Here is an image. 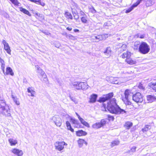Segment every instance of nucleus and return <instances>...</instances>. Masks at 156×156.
<instances>
[{"label": "nucleus", "mask_w": 156, "mask_h": 156, "mask_svg": "<svg viewBox=\"0 0 156 156\" xmlns=\"http://www.w3.org/2000/svg\"><path fill=\"white\" fill-rule=\"evenodd\" d=\"M119 81V78L118 77L111 76L109 78V82L112 83L119 84L120 83Z\"/></svg>", "instance_id": "obj_13"}, {"label": "nucleus", "mask_w": 156, "mask_h": 156, "mask_svg": "<svg viewBox=\"0 0 156 156\" xmlns=\"http://www.w3.org/2000/svg\"><path fill=\"white\" fill-rule=\"evenodd\" d=\"M66 125L68 129L70 130L72 132H74V129L72 128L70 124L69 121L66 122Z\"/></svg>", "instance_id": "obj_28"}, {"label": "nucleus", "mask_w": 156, "mask_h": 156, "mask_svg": "<svg viewBox=\"0 0 156 156\" xmlns=\"http://www.w3.org/2000/svg\"><path fill=\"white\" fill-rule=\"evenodd\" d=\"M105 120L103 119L101 120L100 122H96L92 125V127L95 129H98L104 126L106 123Z\"/></svg>", "instance_id": "obj_9"}, {"label": "nucleus", "mask_w": 156, "mask_h": 156, "mask_svg": "<svg viewBox=\"0 0 156 156\" xmlns=\"http://www.w3.org/2000/svg\"><path fill=\"white\" fill-rule=\"evenodd\" d=\"M133 126V123L131 122L127 121L124 125V127L126 129H129Z\"/></svg>", "instance_id": "obj_24"}, {"label": "nucleus", "mask_w": 156, "mask_h": 156, "mask_svg": "<svg viewBox=\"0 0 156 156\" xmlns=\"http://www.w3.org/2000/svg\"><path fill=\"white\" fill-rule=\"evenodd\" d=\"M79 120L80 121L81 123H82L84 125L86 126L87 127L89 126V124L87 122L84 121V120L82 118H80Z\"/></svg>", "instance_id": "obj_29"}, {"label": "nucleus", "mask_w": 156, "mask_h": 156, "mask_svg": "<svg viewBox=\"0 0 156 156\" xmlns=\"http://www.w3.org/2000/svg\"><path fill=\"white\" fill-rule=\"evenodd\" d=\"M131 56V53L129 52H124L121 55V57L122 58H126V61L128 64L130 65H133L136 64V62L132 59L130 57Z\"/></svg>", "instance_id": "obj_6"}, {"label": "nucleus", "mask_w": 156, "mask_h": 156, "mask_svg": "<svg viewBox=\"0 0 156 156\" xmlns=\"http://www.w3.org/2000/svg\"><path fill=\"white\" fill-rule=\"evenodd\" d=\"M126 46L125 44H123L120 48V52L126 50Z\"/></svg>", "instance_id": "obj_35"}, {"label": "nucleus", "mask_w": 156, "mask_h": 156, "mask_svg": "<svg viewBox=\"0 0 156 156\" xmlns=\"http://www.w3.org/2000/svg\"><path fill=\"white\" fill-rule=\"evenodd\" d=\"M80 14L81 16H86L85 14L82 10H81L80 12Z\"/></svg>", "instance_id": "obj_46"}, {"label": "nucleus", "mask_w": 156, "mask_h": 156, "mask_svg": "<svg viewBox=\"0 0 156 156\" xmlns=\"http://www.w3.org/2000/svg\"><path fill=\"white\" fill-rule=\"evenodd\" d=\"M67 145V144L63 141L56 142L55 144V149L59 151H61L63 150L64 147V146Z\"/></svg>", "instance_id": "obj_7"}, {"label": "nucleus", "mask_w": 156, "mask_h": 156, "mask_svg": "<svg viewBox=\"0 0 156 156\" xmlns=\"http://www.w3.org/2000/svg\"><path fill=\"white\" fill-rule=\"evenodd\" d=\"M138 87L140 89H144V87H143L141 84H140L139 85Z\"/></svg>", "instance_id": "obj_47"}, {"label": "nucleus", "mask_w": 156, "mask_h": 156, "mask_svg": "<svg viewBox=\"0 0 156 156\" xmlns=\"http://www.w3.org/2000/svg\"><path fill=\"white\" fill-rule=\"evenodd\" d=\"M81 20L82 23H86L87 21V20L86 19V18L84 16L81 17Z\"/></svg>", "instance_id": "obj_40"}, {"label": "nucleus", "mask_w": 156, "mask_h": 156, "mask_svg": "<svg viewBox=\"0 0 156 156\" xmlns=\"http://www.w3.org/2000/svg\"><path fill=\"white\" fill-rule=\"evenodd\" d=\"M118 39V40H120V38H118V39Z\"/></svg>", "instance_id": "obj_58"}, {"label": "nucleus", "mask_w": 156, "mask_h": 156, "mask_svg": "<svg viewBox=\"0 0 156 156\" xmlns=\"http://www.w3.org/2000/svg\"><path fill=\"white\" fill-rule=\"evenodd\" d=\"M113 93H110L106 94L105 97L100 98L99 101L100 102H104L110 99L113 96Z\"/></svg>", "instance_id": "obj_11"}, {"label": "nucleus", "mask_w": 156, "mask_h": 156, "mask_svg": "<svg viewBox=\"0 0 156 156\" xmlns=\"http://www.w3.org/2000/svg\"><path fill=\"white\" fill-rule=\"evenodd\" d=\"M35 67L37 69V73H40L41 75L43 77L44 79V81L46 82L48 81V79L47 77V76L45 72L41 69L40 67H39L38 66H36Z\"/></svg>", "instance_id": "obj_10"}, {"label": "nucleus", "mask_w": 156, "mask_h": 156, "mask_svg": "<svg viewBox=\"0 0 156 156\" xmlns=\"http://www.w3.org/2000/svg\"><path fill=\"white\" fill-rule=\"evenodd\" d=\"M151 86L153 89L156 91V82L155 83H153L152 84Z\"/></svg>", "instance_id": "obj_41"}, {"label": "nucleus", "mask_w": 156, "mask_h": 156, "mask_svg": "<svg viewBox=\"0 0 156 156\" xmlns=\"http://www.w3.org/2000/svg\"><path fill=\"white\" fill-rule=\"evenodd\" d=\"M5 75H10L11 76L14 75L12 70L10 67H7L6 69V72L5 73Z\"/></svg>", "instance_id": "obj_19"}, {"label": "nucleus", "mask_w": 156, "mask_h": 156, "mask_svg": "<svg viewBox=\"0 0 156 156\" xmlns=\"http://www.w3.org/2000/svg\"><path fill=\"white\" fill-rule=\"evenodd\" d=\"M12 152L18 156H22L23 154V152L22 150L14 148L11 150Z\"/></svg>", "instance_id": "obj_15"}, {"label": "nucleus", "mask_w": 156, "mask_h": 156, "mask_svg": "<svg viewBox=\"0 0 156 156\" xmlns=\"http://www.w3.org/2000/svg\"><path fill=\"white\" fill-rule=\"evenodd\" d=\"M144 36L143 35H141L140 37V38H144Z\"/></svg>", "instance_id": "obj_55"}, {"label": "nucleus", "mask_w": 156, "mask_h": 156, "mask_svg": "<svg viewBox=\"0 0 156 156\" xmlns=\"http://www.w3.org/2000/svg\"><path fill=\"white\" fill-rule=\"evenodd\" d=\"M101 36L100 35H99L97 36H95L93 39H96V41L98 42L102 40V39L101 38Z\"/></svg>", "instance_id": "obj_36"}, {"label": "nucleus", "mask_w": 156, "mask_h": 156, "mask_svg": "<svg viewBox=\"0 0 156 156\" xmlns=\"http://www.w3.org/2000/svg\"><path fill=\"white\" fill-rule=\"evenodd\" d=\"M27 91L28 92L30 93V95H29V96H30L32 97H34V95L35 94V92L34 91L31 89L30 87L28 88Z\"/></svg>", "instance_id": "obj_27"}, {"label": "nucleus", "mask_w": 156, "mask_h": 156, "mask_svg": "<svg viewBox=\"0 0 156 156\" xmlns=\"http://www.w3.org/2000/svg\"><path fill=\"white\" fill-rule=\"evenodd\" d=\"M9 141L10 144L11 146H14L17 143L16 140H14L13 139H9Z\"/></svg>", "instance_id": "obj_26"}, {"label": "nucleus", "mask_w": 156, "mask_h": 156, "mask_svg": "<svg viewBox=\"0 0 156 156\" xmlns=\"http://www.w3.org/2000/svg\"><path fill=\"white\" fill-rule=\"evenodd\" d=\"M29 1L34 2L36 4H38L40 2V0H28Z\"/></svg>", "instance_id": "obj_44"}, {"label": "nucleus", "mask_w": 156, "mask_h": 156, "mask_svg": "<svg viewBox=\"0 0 156 156\" xmlns=\"http://www.w3.org/2000/svg\"><path fill=\"white\" fill-rule=\"evenodd\" d=\"M12 97L14 101L17 105H19L20 104V102L17 100L18 98L16 97H14L13 95H12Z\"/></svg>", "instance_id": "obj_31"}, {"label": "nucleus", "mask_w": 156, "mask_h": 156, "mask_svg": "<svg viewBox=\"0 0 156 156\" xmlns=\"http://www.w3.org/2000/svg\"><path fill=\"white\" fill-rule=\"evenodd\" d=\"M151 128V127L150 125H145L144 127L142 128L141 131L143 133L147 132L149 129H150Z\"/></svg>", "instance_id": "obj_22"}, {"label": "nucleus", "mask_w": 156, "mask_h": 156, "mask_svg": "<svg viewBox=\"0 0 156 156\" xmlns=\"http://www.w3.org/2000/svg\"><path fill=\"white\" fill-rule=\"evenodd\" d=\"M72 84L73 88L77 90H86L88 88V85L86 82L76 81Z\"/></svg>", "instance_id": "obj_3"}, {"label": "nucleus", "mask_w": 156, "mask_h": 156, "mask_svg": "<svg viewBox=\"0 0 156 156\" xmlns=\"http://www.w3.org/2000/svg\"><path fill=\"white\" fill-rule=\"evenodd\" d=\"M1 102H2V104H3V105H1V107L0 108V114H2L7 116H10L11 114L9 107L7 106H4V105H5V103L2 102L0 98V103Z\"/></svg>", "instance_id": "obj_4"}, {"label": "nucleus", "mask_w": 156, "mask_h": 156, "mask_svg": "<svg viewBox=\"0 0 156 156\" xmlns=\"http://www.w3.org/2000/svg\"><path fill=\"white\" fill-rule=\"evenodd\" d=\"M76 115L77 116H78V117L79 119V120L80 119V118H81L80 117V116L78 115V114L76 112Z\"/></svg>", "instance_id": "obj_53"}, {"label": "nucleus", "mask_w": 156, "mask_h": 156, "mask_svg": "<svg viewBox=\"0 0 156 156\" xmlns=\"http://www.w3.org/2000/svg\"><path fill=\"white\" fill-rule=\"evenodd\" d=\"M119 140H114V141H113L111 143V146L112 147H113L115 145H116L119 144Z\"/></svg>", "instance_id": "obj_34"}, {"label": "nucleus", "mask_w": 156, "mask_h": 156, "mask_svg": "<svg viewBox=\"0 0 156 156\" xmlns=\"http://www.w3.org/2000/svg\"><path fill=\"white\" fill-rule=\"evenodd\" d=\"M112 50L110 47L107 48L103 51L106 58L109 57L111 55Z\"/></svg>", "instance_id": "obj_14"}, {"label": "nucleus", "mask_w": 156, "mask_h": 156, "mask_svg": "<svg viewBox=\"0 0 156 156\" xmlns=\"http://www.w3.org/2000/svg\"><path fill=\"white\" fill-rule=\"evenodd\" d=\"M138 2L137 3H134L131 7H130L128 9L126 10V13H128L130 12L134 8L136 7L137 5H138Z\"/></svg>", "instance_id": "obj_18"}, {"label": "nucleus", "mask_w": 156, "mask_h": 156, "mask_svg": "<svg viewBox=\"0 0 156 156\" xmlns=\"http://www.w3.org/2000/svg\"><path fill=\"white\" fill-rule=\"evenodd\" d=\"M65 15L66 18L68 19H70L72 20L73 19L71 13L68 12H66L65 13Z\"/></svg>", "instance_id": "obj_30"}, {"label": "nucleus", "mask_w": 156, "mask_h": 156, "mask_svg": "<svg viewBox=\"0 0 156 156\" xmlns=\"http://www.w3.org/2000/svg\"><path fill=\"white\" fill-rule=\"evenodd\" d=\"M150 50V47L146 43L143 42L141 43L139 48V51L141 53L146 54Z\"/></svg>", "instance_id": "obj_5"}, {"label": "nucleus", "mask_w": 156, "mask_h": 156, "mask_svg": "<svg viewBox=\"0 0 156 156\" xmlns=\"http://www.w3.org/2000/svg\"><path fill=\"white\" fill-rule=\"evenodd\" d=\"M107 34H105V35H100L101 38L102 39V40H105L106 38V37H107Z\"/></svg>", "instance_id": "obj_45"}, {"label": "nucleus", "mask_w": 156, "mask_h": 156, "mask_svg": "<svg viewBox=\"0 0 156 156\" xmlns=\"http://www.w3.org/2000/svg\"><path fill=\"white\" fill-rule=\"evenodd\" d=\"M133 94L129 89L125 90L124 93L125 97L123 98L122 100L126 105H130L131 102L129 101L131 97L133 101L137 103H141L143 100L142 95L139 92H136L135 94Z\"/></svg>", "instance_id": "obj_1"}, {"label": "nucleus", "mask_w": 156, "mask_h": 156, "mask_svg": "<svg viewBox=\"0 0 156 156\" xmlns=\"http://www.w3.org/2000/svg\"><path fill=\"white\" fill-rule=\"evenodd\" d=\"M147 99L148 103H151L156 100V98L154 95H149L147 96Z\"/></svg>", "instance_id": "obj_16"}, {"label": "nucleus", "mask_w": 156, "mask_h": 156, "mask_svg": "<svg viewBox=\"0 0 156 156\" xmlns=\"http://www.w3.org/2000/svg\"><path fill=\"white\" fill-rule=\"evenodd\" d=\"M141 43L139 41H136L134 44V50H139L140 48V46L141 45Z\"/></svg>", "instance_id": "obj_21"}, {"label": "nucleus", "mask_w": 156, "mask_h": 156, "mask_svg": "<svg viewBox=\"0 0 156 156\" xmlns=\"http://www.w3.org/2000/svg\"><path fill=\"white\" fill-rule=\"evenodd\" d=\"M72 13L73 15V16H74L76 15H77L78 14V13L77 12V11H72Z\"/></svg>", "instance_id": "obj_50"}, {"label": "nucleus", "mask_w": 156, "mask_h": 156, "mask_svg": "<svg viewBox=\"0 0 156 156\" xmlns=\"http://www.w3.org/2000/svg\"><path fill=\"white\" fill-rule=\"evenodd\" d=\"M10 1L13 4L15 5H18L19 4L17 0H10Z\"/></svg>", "instance_id": "obj_42"}, {"label": "nucleus", "mask_w": 156, "mask_h": 156, "mask_svg": "<svg viewBox=\"0 0 156 156\" xmlns=\"http://www.w3.org/2000/svg\"><path fill=\"white\" fill-rule=\"evenodd\" d=\"M71 120L73 124H78V120L73 118H71Z\"/></svg>", "instance_id": "obj_39"}, {"label": "nucleus", "mask_w": 156, "mask_h": 156, "mask_svg": "<svg viewBox=\"0 0 156 156\" xmlns=\"http://www.w3.org/2000/svg\"><path fill=\"white\" fill-rule=\"evenodd\" d=\"M154 3V0H148L146 2V5L147 6H150Z\"/></svg>", "instance_id": "obj_33"}, {"label": "nucleus", "mask_w": 156, "mask_h": 156, "mask_svg": "<svg viewBox=\"0 0 156 156\" xmlns=\"http://www.w3.org/2000/svg\"><path fill=\"white\" fill-rule=\"evenodd\" d=\"M70 98L71 100L75 104H76L78 102V101L75 98L70 96Z\"/></svg>", "instance_id": "obj_38"}, {"label": "nucleus", "mask_w": 156, "mask_h": 156, "mask_svg": "<svg viewBox=\"0 0 156 156\" xmlns=\"http://www.w3.org/2000/svg\"><path fill=\"white\" fill-rule=\"evenodd\" d=\"M74 31L75 32H77L79 31V30L77 29H75L74 30Z\"/></svg>", "instance_id": "obj_54"}, {"label": "nucleus", "mask_w": 156, "mask_h": 156, "mask_svg": "<svg viewBox=\"0 0 156 156\" xmlns=\"http://www.w3.org/2000/svg\"><path fill=\"white\" fill-rule=\"evenodd\" d=\"M51 120L58 126L60 127L62 125V121L58 115H55L51 118Z\"/></svg>", "instance_id": "obj_8"}, {"label": "nucleus", "mask_w": 156, "mask_h": 156, "mask_svg": "<svg viewBox=\"0 0 156 156\" xmlns=\"http://www.w3.org/2000/svg\"><path fill=\"white\" fill-rule=\"evenodd\" d=\"M107 108L110 112L117 115L126 113V112L121 109L117 104L115 98H113L107 103Z\"/></svg>", "instance_id": "obj_2"}, {"label": "nucleus", "mask_w": 156, "mask_h": 156, "mask_svg": "<svg viewBox=\"0 0 156 156\" xmlns=\"http://www.w3.org/2000/svg\"><path fill=\"white\" fill-rule=\"evenodd\" d=\"M108 117L109 120L113 121L114 119V117L113 116L110 115H108Z\"/></svg>", "instance_id": "obj_43"}, {"label": "nucleus", "mask_w": 156, "mask_h": 156, "mask_svg": "<svg viewBox=\"0 0 156 156\" xmlns=\"http://www.w3.org/2000/svg\"><path fill=\"white\" fill-rule=\"evenodd\" d=\"M76 134L77 136H85L87 134V133L82 130L76 132Z\"/></svg>", "instance_id": "obj_23"}, {"label": "nucleus", "mask_w": 156, "mask_h": 156, "mask_svg": "<svg viewBox=\"0 0 156 156\" xmlns=\"http://www.w3.org/2000/svg\"><path fill=\"white\" fill-rule=\"evenodd\" d=\"M107 23H105V24H104V25L105 26H106L107 25Z\"/></svg>", "instance_id": "obj_57"}, {"label": "nucleus", "mask_w": 156, "mask_h": 156, "mask_svg": "<svg viewBox=\"0 0 156 156\" xmlns=\"http://www.w3.org/2000/svg\"><path fill=\"white\" fill-rule=\"evenodd\" d=\"M1 63V69L2 70L4 74V75H5V62L4 61L3 62H2V63Z\"/></svg>", "instance_id": "obj_37"}, {"label": "nucleus", "mask_w": 156, "mask_h": 156, "mask_svg": "<svg viewBox=\"0 0 156 156\" xmlns=\"http://www.w3.org/2000/svg\"><path fill=\"white\" fill-rule=\"evenodd\" d=\"M93 10H94V12H93V13H95L96 12V11L94 9V8H93Z\"/></svg>", "instance_id": "obj_56"}, {"label": "nucleus", "mask_w": 156, "mask_h": 156, "mask_svg": "<svg viewBox=\"0 0 156 156\" xmlns=\"http://www.w3.org/2000/svg\"><path fill=\"white\" fill-rule=\"evenodd\" d=\"M36 15H37V16H38V13H36Z\"/></svg>", "instance_id": "obj_59"}, {"label": "nucleus", "mask_w": 156, "mask_h": 156, "mask_svg": "<svg viewBox=\"0 0 156 156\" xmlns=\"http://www.w3.org/2000/svg\"><path fill=\"white\" fill-rule=\"evenodd\" d=\"M98 95L95 94H93L90 96L89 102L90 103H93L96 102Z\"/></svg>", "instance_id": "obj_17"}, {"label": "nucleus", "mask_w": 156, "mask_h": 156, "mask_svg": "<svg viewBox=\"0 0 156 156\" xmlns=\"http://www.w3.org/2000/svg\"><path fill=\"white\" fill-rule=\"evenodd\" d=\"M38 4H40L42 6H44L45 5V3L43 2H41V0H40V2L38 3Z\"/></svg>", "instance_id": "obj_49"}, {"label": "nucleus", "mask_w": 156, "mask_h": 156, "mask_svg": "<svg viewBox=\"0 0 156 156\" xmlns=\"http://www.w3.org/2000/svg\"><path fill=\"white\" fill-rule=\"evenodd\" d=\"M74 18L76 20H77L79 18V16L78 14L74 16Z\"/></svg>", "instance_id": "obj_48"}, {"label": "nucleus", "mask_w": 156, "mask_h": 156, "mask_svg": "<svg viewBox=\"0 0 156 156\" xmlns=\"http://www.w3.org/2000/svg\"><path fill=\"white\" fill-rule=\"evenodd\" d=\"M20 10L22 12L29 16H31V14L29 11L24 8L21 7L20 8Z\"/></svg>", "instance_id": "obj_25"}, {"label": "nucleus", "mask_w": 156, "mask_h": 156, "mask_svg": "<svg viewBox=\"0 0 156 156\" xmlns=\"http://www.w3.org/2000/svg\"><path fill=\"white\" fill-rule=\"evenodd\" d=\"M4 61V60L2 59L0 57V63H2Z\"/></svg>", "instance_id": "obj_52"}, {"label": "nucleus", "mask_w": 156, "mask_h": 156, "mask_svg": "<svg viewBox=\"0 0 156 156\" xmlns=\"http://www.w3.org/2000/svg\"><path fill=\"white\" fill-rule=\"evenodd\" d=\"M72 27H67V28H66V29L69 30V31H71L72 30Z\"/></svg>", "instance_id": "obj_51"}, {"label": "nucleus", "mask_w": 156, "mask_h": 156, "mask_svg": "<svg viewBox=\"0 0 156 156\" xmlns=\"http://www.w3.org/2000/svg\"><path fill=\"white\" fill-rule=\"evenodd\" d=\"M136 148V147L133 146L131 148V149L130 150H129L127 151V153L132 154V153L135 152Z\"/></svg>", "instance_id": "obj_32"}, {"label": "nucleus", "mask_w": 156, "mask_h": 156, "mask_svg": "<svg viewBox=\"0 0 156 156\" xmlns=\"http://www.w3.org/2000/svg\"><path fill=\"white\" fill-rule=\"evenodd\" d=\"M2 43L4 45V49L6 51L7 53L10 55L11 54V50L10 47L8 43L5 40H3Z\"/></svg>", "instance_id": "obj_12"}, {"label": "nucleus", "mask_w": 156, "mask_h": 156, "mask_svg": "<svg viewBox=\"0 0 156 156\" xmlns=\"http://www.w3.org/2000/svg\"><path fill=\"white\" fill-rule=\"evenodd\" d=\"M79 146L81 147L83 146V144H85L86 145L87 144V143L83 139H79L78 141Z\"/></svg>", "instance_id": "obj_20"}]
</instances>
